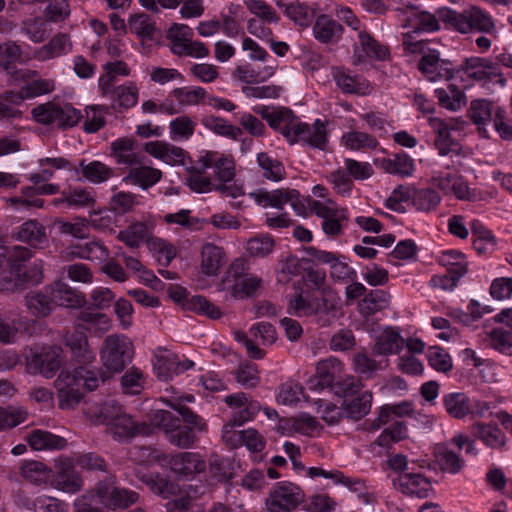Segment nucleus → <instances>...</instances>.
<instances>
[{
    "instance_id": "8",
    "label": "nucleus",
    "mask_w": 512,
    "mask_h": 512,
    "mask_svg": "<svg viewBox=\"0 0 512 512\" xmlns=\"http://www.w3.org/2000/svg\"><path fill=\"white\" fill-rule=\"evenodd\" d=\"M63 343L69 350L71 359L79 367H85L95 361L96 353L90 347L88 338L83 332H67L63 336Z\"/></svg>"
},
{
    "instance_id": "2",
    "label": "nucleus",
    "mask_w": 512,
    "mask_h": 512,
    "mask_svg": "<svg viewBox=\"0 0 512 512\" xmlns=\"http://www.w3.org/2000/svg\"><path fill=\"white\" fill-rule=\"evenodd\" d=\"M403 46L409 53L423 54L418 69L430 81H436L439 78L449 79L452 76L449 64L446 60L440 58L437 50L428 47V43L424 41H413L409 33L403 35Z\"/></svg>"
},
{
    "instance_id": "45",
    "label": "nucleus",
    "mask_w": 512,
    "mask_h": 512,
    "mask_svg": "<svg viewBox=\"0 0 512 512\" xmlns=\"http://www.w3.org/2000/svg\"><path fill=\"white\" fill-rule=\"evenodd\" d=\"M443 403L448 414L456 419H462L471 412L470 399L461 392L445 395Z\"/></svg>"
},
{
    "instance_id": "32",
    "label": "nucleus",
    "mask_w": 512,
    "mask_h": 512,
    "mask_svg": "<svg viewBox=\"0 0 512 512\" xmlns=\"http://www.w3.org/2000/svg\"><path fill=\"white\" fill-rule=\"evenodd\" d=\"M83 479L74 470L73 464L65 461L57 472L56 488L66 493H77L82 489Z\"/></svg>"
},
{
    "instance_id": "27",
    "label": "nucleus",
    "mask_w": 512,
    "mask_h": 512,
    "mask_svg": "<svg viewBox=\"0 0 512 512\" xmlns=\"http://www.w3.org/2000/svg\"><path fill=\"white\" fill-rule=\"evenodd\" d=\"M223 249L213 243H206L201 249L200 268L206 276H215L224 264Z\"/></svg>"
},
{
    "instance_id": "15",
    "label": "nucleus",
    "mask_w": 512,
    "mask_h": 512,
    "mask_svg": "<svg viewBox=\"0 0 512 512\" xmlns=\"http://www.w3.org/2000/svg\"><path fill=\"white\" fill-rule=\"evenodd\" d=\"M145 151L151 156L162 160L169 165H185V157L187 152L181 147H177L171 143L163 141L147 142L144 147Z\"/></svg>"
},
{
    "instance_id": "14",
    "label": "nucleus",
    "mask_w": 512,
    "mask_h": 512,
    "mask_svg": "<svg viewBox=\"0 0 512 512\" xmlns=\"http://www.w3.org/2000/svg\"><path fill=\"white\" fill-rule=\"evenodd\" d=\"M46 292L51 295L54 307L80 308L86 303L85 297L81 293L61 281L46 286Z\"/></svg>"
},
{
    "instance_id": "28",
    "label": "nucleus",
    "mask_w": 512,
    "mask_h": 512,
    "mask_svg": "<svg viewBox=\"0 0 512 512\" xmlns=\"http://www.w3.org/2000/svg\"><path fill=\"white\" fill-rule=\"evenodd\" d=\"M27 441L30 447L36 451L62 450L68 444L64 437L55 435L49 431L38 429L29 433Z\"/></svg>"
},
{
    "instance_id": "19",
    "label": "nucleus",
    "mask_w": 512,
    "mask_h": 512,
    "mask_svg": "<svg viewBox=\"0 0 512 512\" xmlns=\"http://www.w3.org/2000/svg\"><path fill=\"white\" fill-rule=\"evenodd\" d=\"M12 237L34 248H42L48 242L46 229L37 220L25 221L12 233Z\"/></svg>"
},
{
    "instance_id": "13",
    "label": "nucleus",
    "mask_w": 512,
    "mask_h": 512,
    "mask_svg": "<svg viewBox=\"0 0 512 512\" xmlns=\"http://www.w3.org/2000/svg\"><path fill=\"white\" fill-rule=\"evenodd\" d=\"M500 109V107L495 106L492 102L485 99H476L471 101L469 117L477 126V129L482 136L489 137L487 126L492 124L496 110Z\"/></svg>"
},
{
    "instance_id": "25",
    "label": "nucleus",
    "mask_w": 512,
    "mask_h": 512,
    "mask_svg": "<svg viewBox=\"0 0 512 512\" xmlns=\"http://www.w3.org/2000/svg\"><path fill=\"white\" fill-rule=\"evenodd\" d=\"M404 344L405 340L400 333L387 327L376 337L373 350L377 355L397 354L403 349Z\"/></svg>"
},
{
    "instance_id": "24",
    "label": "nucleus",
    "mask_w": 512,
    "mask_h": 512,
    "mask_svg": "<svg viewBox=\"0 0 512 512\" xmlns=\"http://www.w3.org/2000/svg\"><path fill=\"white\" fill-rule=\"evenodd\" d=\"M244 271L245 263L243 260L238 259L232 262L229 269L218 284V291L226 293L224 297L225 300H228V294H230L233 299L239 298L240 281Z\"/></svg>"
},
{
    "instance_id": "40",
    "label": "nucleus",
    "mask_w": 512,
    "mask_h": 512,
    "mask_svg": "<svg viewBox=\"0 0 512 512\" xmlns=\"http://www.w3.org/2000/svg\"><path fill=\"white\" fill-rule=\"evenodd\" d=\"M378 165L386 173L402 177L410 176L414 171V162L405 153L394 154L391 158L379 160Z\"/></svg>"
},
{
    "instance_id": "49",
    "label": "nucleus",
    "mask_w": 512,
    "mask_h": 512,
    "mask_svg": "<svg viewBox=\"0 0 512 512\" xmlns=\"http://www.w3.org/2000/svg\"><path fill=\"white\" fill-rule=\"evenodd\" d=\"M47 22L41 17L27 18L21 23V33L25 34L32 42L41 43L49 34Z\"/></svg>"
},
{
    "instance_id": "22",
    "label": "nucleus",
    "mask_w": 512,
    "mask_h": 512,
    "mask_svg": "<svg viewBox=\"0 0 512 512\" xmlns=\"http://www.w3.org/2000/svg\"><path fill=\"white\" fill-rule=\"evenodd\" d=\"M72 49V43L67 34H56L47 44L37 48L33 57L39 61H47L67 54Z\"/></svg>"
},
{
    "instance_id": "17",
    "label": "nucleus",
    "mask_w": 512,
    "mask_h": 512,
    "mask_svg": "<svg viewBox=\"0 0 512 512\" xmlns=\"http://www.w3.org/2000/svg\"><path fill=\"white\" fill-rule=\"evenodd\" d=\"M430 125L436 133L435 146L442 156L450 153L459 155L461 153V145L451 137L450 130L454 126L444 122L439 118H430Z\"/></svg>"
},
{
    "instance_id": "11",
    "label": "nucleus",
    "mask_w": 512,
    "mask_h": 512,
    "mask_svg": "<svg viewBox=\"0 0 512 512\" xmlns=\"http://www.w3.org/2000/svg\"><path fill=\"white\" fill-rule=\"evenodd\" d=\"M431 183L445 195H453L459 200L471 199L468 183L459 175L438 173L431 178Z\"/></svg>"
},
{
    "instance_id": "31",
    "label": "nucleus",
    "mask_w": 512,
    "mask_h": 512,
    "mask_svg": "<svg viewBox=\"0 0 512 512\" xmlns=\"http://www.w3.org/2000/svg\"><path fill=\"white\" fill-rule=\"evenodd\" d=\"M194 401V396L189 394L172 400H167L166 404L173 410L177 411L186 424L194 426L198 432L206 431L207 424L202 417L194 413L184 402Z\"/></svg>"
},
{
    "instance_id": "56",
    "label": "nucleus",
    "mask_w": 512,
    "mask_h": 512,
    "mask_svg": "<svg viewBox=\"0 0 512 512\" xmlns=\"http://www.w3.org/2000/svg\"><path fill=\"white\" fill-rule=\"evenodd\" d=\"M171 95L176 99L178 102V106L180 108L186 107V106H196L198 105L203 99L207 97L206 90L202 87H195V88H188V87H181V88H175Z\"/></svg>"
},
{
    "instance_id": "23",
    "label": "nucleus",
    "mask_w": 512,
    "mask_h": 512,
    "mask_svg": "<svg viewBox=\"0 0 512 512\" xmlns=\"http://www.w3.org/2000/svg\"><path fill=\"white\" fill-rule=\"evenodd\" d=\"M408 16L403 24L404 28H411L413 32H434L439 30V15H434L426 11H417L412 7L407 8Z\"/></svg>"
},
{
    "instance_id": "33",
    "label": "nucleus",
    "mask_w": 512,
    "mask_h": 512,
    "mask_svg": "<svg viewBox=\"0 0 512 512\" xmlns=\"http://www.w3.org/2000/svg\"><path fill=\"white\" fill-rule=\"evenodd\" d=\"M161 176L162 173L159 169L141 165L131 168L122 180L125 183L138 185L145 190L155 185L161 179Z\"/></svg>"
},
{
    "instance_id": "61",
    "label": "nucleus",
    "mask_w": 512,
    "mask_h": 512,
    "mask_svg": "<svg viewBox=\"0 0 512 512\" xmlns=\"http://www.w3.org/2000/svg\"><path fill=\"white\" fill-rule=\"evenodd\" d=\"M61 348L58 346H51L48 350L40 356V373L46 377L51 378L60 368L62 359Z\"/></svg>"
},
{
    "instance_id": "60",
    "label": "nucleus",
    "mask_w": 512,
    "mask_h": 512,
    "mask_svg": "<svg viewBox=\"0 0 512 512\" xmlns=\"http://www.w3.org/2000/svg\"><path fill=\"white\" fill-rule=\"evenodd\" d=\"M275 68V65H267L262 71H256L249 66H238L234 71V75L242 82L258 83L273 76Z\"/></svg>"
},
{
    "instance_id": "38",
    "label": "nucleus",
    "mask_w": 512,
    "mask_h": 512,
    "mask_svg": "<svg viewBox=\"0 0 512 512\" xmlns=\"http://www.w3.org/2000/svg\"><path fill=\"white\" fill-rule=\"evenodd\" d=\"M83 178L92 184H101L111 179L115 171L100 161L86 163L81 160L79 163Z\"/></svg>"
},
{
    "instance_id": "18",
    "label": "nucleus",
    "mask_w": 512,
    "mask_h": 512,
    "mask_svg": "<svg viewBox=\"0 0 512 512\" xmlns=\"http://www.w3.org/2000/svg\"><path fill=\"white\" fill-rule=\"evenodd\" d=\"M460 70L468 78L476 81L487 80L501 75L496 63L480 57L466 58L461 64Z\"/></svg>"
},
{
    "instance_id": "64",
    "label": "nucleus",
    "mask_w": 512,
    "mask_h": 512,
    "mask_svg": "<svg viewBox=\"0 0 512 512\" xmlns=\"http://www.w3.org/2000/svg\"><path fill=\"white\" fill-rule=\"evenodd\" d=\"M57 110L55 125L60 129L74 127L82 118L81 112L70 103L58 102Z\"/></svg>"
},
{
    "instance_id": "48",
    "label": "nucleus",
    "mask_w": 512,
    "mask_h": 512,
    "mask_svg": "<svg viewBox=\"0 0 512 512\" xmlns=\"http://www.w3.org/2000/svg\"><path fill=\"white\" fill-rule=\"evenodd\" d=\"M23 102V97L18 92L6 91L0 94V119L21 118L22 111L18 106Z\"/></svg>"
},
{
    "instance_id": "12",
    "label": "nucleus",
    "mask_w": 512,
    "mask_h": 512,
    "mask_svg": "<svg viewBox=\"0 0 512 512\" xmlns=\"http://www.w3.org/2000/svg\"><path fill=\"white\" fill-rule=\"evenodd\" d=\"M395 489L403 494L426 498L431 490V483L428 478L417 473H405L393 479Z\"/></svg>"
},
{
    "instance_id": "51",
    "label": "nucleus",
    "mask_w": 512,
    "mask_h": 512,
    "mask_svg": "<svg viewBox=\"0 0 512 512\" xmlns=\"http://www.w3.org/2000/svg\"><path fill=\"white\" fill-rule=\"evenodd\" d=\"M294 118L290 109L281 108L273 110L267 122L271 128L278 130L288 140L291 137Z\"/></svg>"
},
{
    "instance_id": "5",
    "label": "nucleus",
    "mask_w": 512,
    "mask_h": 512,
    "mask_svg": "<svg viewBox=\"0 0 512 512\" xmlns=\"http://www.w3.org/2000/svg\"><path fill=\"white\" fill-rule=\"evenodd\" d=\"M100 502L107 508H127L137 502L139 496L136 492L126 488L117 487L114 477L110 476L99 481L95 487Z\"/></svg>"
},
{
    "instance_id": "7",
    "label": "nucleus",
    "mask_w": 512,
    "mask_h": 512,
    "mask_svg": "<svg viewBox=\"0 0 512 512\" xmlns=\"http://www.w3.org/2000/svg\"><path fill=\"white\" fill-rule=\"evenodd\" d=\"M306 252L319 264H327L330 267V277L338 282L348 283L357 278V273L344 261V257L332 252L309 247Z\"/></svg>"
},
{
    "instance_id": "3",
    "label": "nucleus",
    "mask_w": 512,
    "mask_h": 512,
    "mask_svg": "<svg viewBox=\"0 0 512 512\" xmlns=\"http://www.w3.org/2000/svg\"><path fill=\"white\" fill-rule=\"evenodd\" d=\"M133 344L129 338L120 334L108 335L101 346L100 358L110 373H120L132 361Z\"/></svg>"
},
{
    "instance_id": "63",
    "label": "nucleus",
    "mask_w": 512,
    "mask_h": 512,
    "mask_svg": "<svg viewBox=\"0 0 512 512\" xmlns=\"http://www.w3.org/2000/svg\"><path fill=\"white\" fill-rule=\"evenodd\" d=\"M196 123L187 115L173 119L169 124L170 137L172 140L191 138L195 132Z\"/></svg>"
},
{
    "instance_id": "36",
    "label": "nucleus",
    "mask_w": 512,
    "mask_h": 512,
    "mask_svg": "<svg viewBox=\"0 0 512 512\" xmlns=\"http://www.w3.org/2000/svg\"><path fill=\"white\" fill-rule=\"evenodd\" d=\"M76 325L91 333L101 335L110 329L111 321L103 313L85 310L77 316Z\"/></svg>"
},
{
    "instance_id": "47",
    "label": "nucleus",
    "mask_w": 512,
    "mask_h": 512,
    "mask_svg": "<svg viewBox=\"0 0 512 512\" xmlns=\"http://www.w3.org/2000/svg\"><path fill=\"white\" fill-rule=\"evenodd\" d=\"M342 371V363L335 357H329L318 362L316 367V375L318 377L315 386H330L335 377Z\"/></svg>"
},
{
    "instance_id": "21",
    "label": "nucleus",
    "mask_w": 512,
    "mask_h": 512,
    "mask_svg": "<svg viewBox=\"0 0 512 512\" xmlns=\"http://www.w3.org/2000/svg\"><path fill=\"white\" fill-rule=\"evenodd\" d=\"M99 86L104 96L112 98L113 103L122 108H130L137 103V90L133 87H114L109 79H100Z\"/></svg>"
},
{
    "instance_id": "54",
    "label": "nucleus",
    "mask_w": 512,
    "mask_h": 512,
    "mask_svg": "<svg viewBox=\"0 0 512 512\" xmlns=\"http://www.w3.org/2000/svg\"><path fill=\"white\" fill-rule=\"evenodd\" d=\"M54 226L61 234L71 235L78 239H85L89 235V222L85 218L78 217L75 222L57 218L54 220Z\"/></svg>"
},
{
    "instance_id": "1",
    "label": "nucleus",
    "mask_w": 512,
    "mask_h": 512,
    "mask_svg": "<svg viewBox=\"0 0 512 512\" xmlns=\"http://www.w3.org/2000/svg\"><path fill=\"white\" fill-rule=\"evenodd\" d=\"M439 19L448 26L462 34L473 31L491 33L495 29L491 16L478 7H471L462 12L449 8L438 9Z\"/></svg>"
},
{
    "instance_id": "37",
    "label": "nucleus",
    "mask_w": 512,
    "mask_h": 512,
    "mask_svg": "<svg viewBox=\"0 0 512 512\" xmlns=\"http://www.w3.org/2000/svg\"><path fill=\"white\" fill-rule=\"evenodd\" d=\"M389 303L390 294L384 290L375 289L364 296L359 302L358 308L362 316L368 317L388 308Z\"/></svg>"
},
{
    "instance_id": "41",
    "label": "nucleus",
    "mask_w": 512,
    "mask_h": 512,
    "mask_svg": "<svg viewBox=\"0 0 512 512\" xmlns=\"http://www.w3.org/2000/svg\"><path fill=\"white\" fill-rule=\"evenodd\" d=\"M342 32L341 24L325 15L319 16L313 26L315 38L323 43L338 40Z\"/></svg>"
},
{
    "instance_id": "44",
    "label": "nucleus",
    "mask_w": 512,
    "mask_h": 512,
    "mask_svg": "<svg viewBox=\"0 0 512 512\" xmlns=\"http://www.w3.org/2000/svg\"><path fill=\"white\" fill-rule=\"evenodd\" d=\"M202 125L213 133L227 137L233 140L238 139L242 135L241 128L228 123L225 119L214 116L205 115L201 119Z\"/></svg>"
},
{
    "instance_id": "39",
    "label": "nucleus",
    "mask_w": 512,
    "mask_h": 512,
    "mask_svg": "<svg viewBox=\"0 0 512 512\" xmlns=\"http://www.w3.org/2000/svg\"><path fill=\"white\" fill-rule=\"evenodd\" d=\"M372 394L365 391L351 399H345L342 404L343 415L350 419L359 420L367 415L371 409Z\"/></svg>"
},
{
    "instance_id": "62",
    "label": "nucleus",
    "mask_w": 512,
    "mask_h": 512,
    "mask_svg": "<svg viewBox=\"0 0 512 512\" xmlns=\"http://www.w3.org/2000/svg\"><path fill=\"white\" fill-rule=\"evenodd\" d=\"M128 24L132 33L146 39H152L157 30L155 23L147 14L132 15Z\"/></svg>"
},
{
    "instance_id": "42",
    "label": "nucleus",
    "mask_w": 512,
    "mask_h": 512,
    "mask_svg": "<svg viewBox=\"0 0 512 512\" xmlns=\"http://www.w3.org/2000/svg\"><path fill=\"white\" fill-rule=\"evenodd\" d=\"M434 93L439 105L451 111L459 110L466 102L465 94L454 84L438 88Z\"/></svg>"
},
{
    "instance_id": "9",
    "label": "nucleus",
    "mask_w": 512,
    "mask_h": 512,
    "mask_svg": "<svg viewBox=\"0 0 512 512\" xmlns=\"http://www.w3.org/2000/svg\"><path fill=\"white\" fill-rule=\"evenodd\" d=\"M22 55L21 47L14 41H7L0 44V69L5 72L12 80L18 81L36 75V71L18 70L16 62Z\"/></svg>"
},
{
    "instance_id": "55",
    "label": "nucleus",
    "mask_w": 512,
    "mask_h": 512,
    "mask_svg": "<svg viewBox=\"0 0 512 512\" xmlns=\"http://www.w3.org/2000/svg\"><path fill=\"white\" fill-rule=\"evenodd\" d=\"M440 202V195L431 188L413 190L412 204L419 211H432L439 205Z\"/></svg>"
},
{
    "instance_id": "29",
    "label": "nucleus",
    "mask_w": 512,
    "mask_h": 512,
    "mask_svg": "<svg viewBox=\"0 0 512 512\" xmlns=\"http://www.w3.org/2000/svg\"><path fill=\"white\" fill-rule=\"evenodd\" d=\"M135 140L132 138H119L110 145L111 157L117 164L134 166L141 163L139 156L134 152Z\"/></svg>"
},
{
    "instance_id": "50",
    "label": "nucleus",
    "mask_w": 512,
    "mask_h": 512,
    "mask_svg": "<svg viewBox=\"0 0 512 512\" xmlns=\"http://www.w3.org/2000/svg\"><path fill=\"white\" fill-rule=\"evenodd\" d=\"M257 162L266 179L278 182L285 178L286 171L283 164L279 160L270 157L267 153H259L257 155Z\"/></svg>"
},
{
    "instance_id": "58",
    "label": "nucleus",
    "mask_w": 512,
    "mask_h": 512,
    "mask_svg": "<svg viewBox=\"0 0 512 512\" xmlns=\"http://www.w3.org/2000/svg\"><path fill=\"white\" fill-rule=\"evenodd\" d=\"M195 431L197 430L194 428V426L189 424L186 426H181L179 423L177 428H175L169 434V436H167V439L172 445L178 448L187 449L192 447L198 440Z\"/></svg>"
},
{
    "instance_id": "30",
    "label": "nucleus",
    "mask_w": 512,
    "mask_h": 512,
    "mask_svg": "<svg viewBox=\"0 0 512 512\" xmlns=\"http://www.w3.org/2000/svg\"><path fill=\"white\" fill-rule=\"evenodd\" d=\"M25 303L30 314L36 318H46L54 310L52 297L44 291H31L25 296Z\"/></svg>"
},
{
    "instance_id": "57",
    "label": "nucleus",
    "mask_w": 512,
    "mask_h": 512,
    "mask_svg": "<svg viewBox=\"0 0 512 512\" xmlns=\"http://www.w3.org/2000/svg\"><path fill=\"white\" fill-rule=\"evenodd\" d=\"M320 296H313L312 301L314 305V313L317 314H330L335 312L340 303V298L333 289H324L319 292Z\"/></svg>"
},
{
    "instance_id": "43",
    "label": "nucleus",
    "mask_w": 512,
    "mask_h": 512,
    "mask_svg": "<svg viewBox=\"0 0 512 512\" xmlns=\"http://www.w3.org/2000/svg\"><path fill=\"white\" fill-rule=\"evenodd\" d=\"M358 57H370L384 60L388 55L387 47L381 45L377 40L366 32H359V42L356 46Z\"/></svg>"
},
{
    "instance_id": "34",
    "label": "nucleus",
    "mask_w": 512,
    "mask_h": 512,
    "mask_svg": "<svg viewBox=\"0 0 512 512\" xmlns=\"http://www.w3.org/2000/svg\"><path fill=\"white\" fill-rule=\"evenodd\" d=\"M20 475L28 482L41 485L49 481L52 469L37 460H25L19 466Z\"/></svg>"
},
{
    "instance_id": "26",
    "label": "nucleus",
    "mask_w": 512,
    "mask_h": 512,
    "mask_svg": "<svg viewBox=\"0 0 512 512\" xmlns=\"http://www.w3.org/2000/svg\"><path fill=\"white\" fill-rule=\"evenodd\" d=\"M472 432L475 438L491 449H500L506 444L504 433L495 424L476 422L472 425Z\"/></svg>"
},
{
    "instance_id": "10",
    "label": "nucleus",
    "mask_w": 512,
    "mask_h": 512,
    "mask_svg": "<svg viewBox=\"0 0 512 512\" xmlns=\"http://www.w3.org/2000/svg\"><path fill=\"white\" fill-rule=\"evenodd\" d=\"M288 141L291 144L303 141L311 147L324 149L327 141L325 125L319 119L315 121L313 126L306 123H294Z\"/></svg>"
},
{
    "instance_id": "20",
    "label": "nucleus",
    "mask_w": 512,
    "mask_h": 512,
    "mask_svg": "<svg viewBox=\"0 0 512 512\" xmlns=\"http://www.w3.org/2000/svg\"><path fill=\"white\" fill-rule=\"evenodd\" d=\"M171 469L183 476H190L205 470V462L200 455L193 452H180L173 455L169 461Z\"/></svg>"
},
{
    "instance_id": "35",
    "label": "nucleus",
    "mask_w": 512,
    "mask_h": 512,
    "mask_svg": "<svg viewBox=\"0 0 512 512\" xmlns=\"http://www.w3.org/2000/svg\"><path fill=\"white\" fill-rule=\"evenodd\" d=\"M96 193L88 188H69L62 192V197L55 200V204L66 203L68 206L76 208H89L95 204Z\"/></svg>"
},
{
    "instance_id": "16",
    "label": "nucleus",
    "mask_w": 512,
    "mask_h": 512,
    "mask_svg": "<svg viewBox=\"0 0 512 512\" xmlns=\"http://www.w3.org/2000/svg\"><path fill=\"white\" fill-rule=\"evenodd\" d=\"M108 429L112 436L119 441H127L138 434L147 435L150 433V427L147 424H136L132 417L125 412L118 416L108 426Z\"/></svg>"
},
{
    "instance_id": "46",
    "label": "nucleus",
    "mask_w": 512,
    "mask_h": 512,
    "mask_svg": "<svg viewBox=\"0 0 512 512\" xmlns=\"http://www.w3.org/2000/svg\"><path fill=\"white\" fill-rule=\"evenodd\" d=\"M471 231L475 237L473 247L479 254L492 251L496 245V239L492 232L482 225L478 220L471 223Z\"/></svg>"
},
{
    "instance_id": "53",
    "label": "nucleus",
    "mask_w": 512,
    "mask_h": 512,
    "mask_svg": "<svg viewBox=\"0 0 512 512\" xmlns=\"http://www.w3.org/2000/svg\"><path fill=\"white\" fill-rule=\"evenodd\" d=\"M71 253L79 258L97 261L106 260L109 256L108 249L98 240L74 246Z\"/></svg>"
},
{
    "instance_id": "4",
    "label": "nucleus",
    "mask_w": 512,
    "mask_h": 512,
    "mask_svg": "<svg viewBox=\"0 0 512 512\" xmlns=\"http://www.w3.org/2000/svg\"><path fill=\"white\" fill-rule=\"evenodd\" d=\"M305 500L304 491L292 482H278L265 499L267 512H292Z\"/></svg>"
},
{
    "instance_id": "59",
    "label": "nucleus",
    "mask_w": 512,
    "mask_h": 512,
    "mask_svg": "<svg viewBox=\"0 0 512 512\" xmlns=\"http://www.w3.org/2000/svg\"><path fill=\"white\" fill-rule=\"evenodd\" d=\"M70 372L77 374L81 379V387L88 391L97 389L100 383H104L110 377V372L101 369L86 370L84 367H78Z\"/></svg>"
},
{
    "instance_id": "6",
    "label": "nucleus",
    "mask_w": 512,
    "mask_h": 512,
    "mask_svg": "<svg viewBox=\"0 0 512 512\" xmlns=\"http://www.w3.org/2000/svg\"><path fill=\"white\" fill-rule=\"evenodd\" d=\"M60 409H72L82 400L84 394L81 379L70 370H62L55 381Z\"/></svg>"
},
{
    "instance_id": "52",
    "label": "nucleus",
    "mask_w": 512,
    "mask_h": 512,
    "mask_svg": "<svg viewBox=\"0 0 512 512\" xmlns=\"http://www.w3.org/2000/svg\"><path fill=\"white\" fill-rule=\"evenodd\" d=\"M184 308L205 315L212 320H217L222 317L220 308L201 295H195L188 299L184 304Z\"/></svg>"
}]
</instances>
